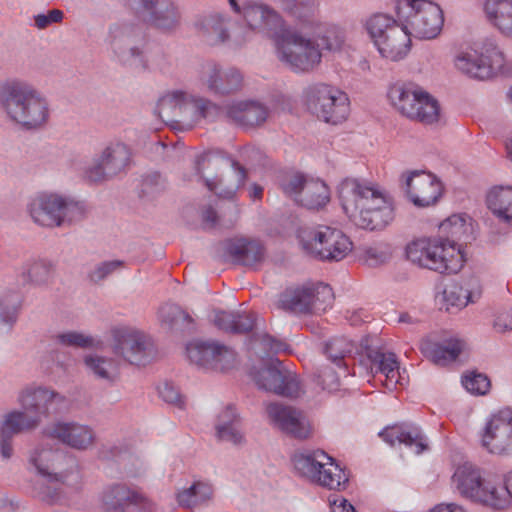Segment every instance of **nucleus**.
Instances as JSON below:
<instances>
[{"instance_id": "1", "label": "nucleus", "mask_w": 512, "mask_h": 512, "mask_svg": "<svg viewBox=\"0 0 512 512\" xmlns=\"http://www.w3.org/2000/svg\"><path fill=\"white\" fill-rule=\"evenodd\" d=\"M0 109L5 117L24 131H39L51 117L47 96L31 82L8 78L0 83Z\"/></svg>"}, {"instance_id": "2", "label": "nucleus", "mask_w": 512, "mask_h": 512, "mask_svg": "<svg viewBox=\"0 0 512 512\" xmlns=\"http://www.w3.org/2000/svg\"><path fill=\"white\" fill-rule=\"evenodd\" d=\"M199 180L219 197L231 199L246 181V169L220 151H208L195 160Z\"/></svg>"}, {"instance_id": "3", "label": "nucleus", "mask_w": 512, "mask_h": 512, "mask_svg": "<svg viewBox=\"0 0 512 512\" xmlns=\"http://www.w3.org/2000/svg\"><path fill=\"white\" fill-rule=\"evenodd\" d=\"M66 402V397L57 391L42 385L31 384L22 388L17 395V403L21 410H12L6 415L15 417L13 420L33 431L44 419L58 413Z\"/></svg>"}, {"instance_id": "4", "label": "nucleus", "mask_w": 512, "mask_h": 512, "mask_svg": "<svg viewBox=\"0 0 512 512\" xmlns=\"http://www.w3.org/2000/svg\"><path fill=\"white\" fill-rule=\"evenodd\" d=\"M34 223L47 228L70 226L85 217L84 205L57 193H40L28 204Z\"/></svg>"}, {"instance_id": "5", "label": "nucleus", "mask_w": 512, "mask_h": 512, "mask_svg": "<svg viewBox=\"0 0 512 512\" xmlns=\"http://www.w3.org/2000/svg\"><path fill=\"white\" fill-rule=\"evenodd\" d=\"M275 45L278 59L296 73L310 72L321 62L319 44L308 30L290 27Z\"/></svg>"}, {"instance_id": "6", "label": "nucleus", "mask_w": 512, "mask_h": 512, "mask_svg": "<svg viewBox=\"0 0 512 512\" xmlns=\"http://www.w3.org/2000/svg\"><path fill=\"white\" fill-rule=\"evenodd\" d=\"M131 147L121 140L106 142L94 155L92 162L81 170L82 179L89 184H103L127 173L132 165Z\"/></svg>"}, {"instance_id": "7", "label": "nucleus", "mask_w": 512, "mask_h": 512, "mask_svg": "<svg viewBox=\"0 0 512 512\" xmlns=\"http://www.w3.org/2000/svg\"><path fill=\"white\" fill-rule=\"evenodd\" d=\"M298 238L307 255L323 262H339L352 250V242L341 230L326 225L303 228Z\"/></svg>"}, {"instance_id": "8", "label": "nucleus", "mask_w": 512, "mask_h": 512, "mask_svg": "<svg viewBox=\"0 0 512 512\" xmlns=\"http://www.w3.org/2000/svg\"><path fill=\"white\" fill-rule=\"evenodd\" d=\"M365 27L382 57L399 61L409 53L412 35L402 22L379 13L368 18Z\"/></svg>"}, {"instance_id": "9", "label": "nucleus", "mask_w": 512, "mask_h": 512, "mask_svg": "<svg viewBox=\"0 0 512 512\" xmlns=\"http://www.w3.org/2000/svg\"><path fill=\"white\" fill-rule=\"evenodd\" d=\"M291 461L295 472L303 478L331 490H341L348 483L347 474L334 459L322 450L293 454Z\"/></svg>"}, {"instance_id": "10", "label": "nucleus", "mask_w": 512, "mask_h": 512, "mask_svg": "<svg viewBox=\"0 0 512 512\" xmlns=\"http://www.w3.org/2000/svg\"><path fill=\"white\" fill-rule=\"evenodd\" d=\"M388 98L403 116L424 124H433L440 115L439 104L414 83H395L389 87Z\"/></svg>"}, {"instance_id": "11", "label": "nucleus", "mask_w": 512, "mask_h": 512, "mask_svg": "<svg viewBox=\"0 0 512 512\" xmlns=\"http://www.w3.org/2000/svg\"><path fill=\"white\" fill-rule=\"evenodd\" d=\"M303 102L318 119L337 125L345 121L350 113L348 95L337 87L314 83L304 88Z\"/></svg>"}, {"instance_id": "12", "label": "nucleus", "mask_w": 512, "mask_h": 512, "mask_svg": "<svg viewBox=\"0 0 512 512\" xmlns=\"http://www.w3.org/2000/svg\"><path fill=\"white\" fill-rule=\"evenodd\" d=\"M397 14L406 30L416 38L436 37L444 23L439 5L428 0H398Z\"/></svg>"}, {"instance_id": "13", "label": "nucleus", "mask_w": 512, "mask_h": 512, "mask_svg": "<svg viewBox=\"0 0 512 512\" xmlns=\"http://www.w3.org/2000/svg\"><path fill=\"white\" fill-rule=\"evenodd\" d=\"M107 43L114 57L123 65L146 68V34L131 23H114L109 27Z\"/></svg>"}, {"instance_id": "14", "label": "nucleus", "mask_w": 512, "mask_h": 512, "mask_svg": "<svg viewBox=\"0 0 512 512\" xmlns=\"http://www.w3.org/2000/svg\"><path fill=\"white\" fill-rule=\"evenodd\" d=\"M455 65L467 76L485 80L502 70L504 55L493 40L487 39L459 54Z\"/></svg>"}, {"instance_id": "15", "label": "nucleus", "mask_w": 512, "mask_h": 512, "mask_svg": "<svg viewBox=\"0 0 512 512\" xmlns=\"http://www.w3.org/2000/svg\"><path fill=\"white\" fill-rule=\"evenodd\" d=\"M112 352L131 365H146L153 355V342L144 331L131 326L111 329Z\"/></svg>"}, {"instance_id": "16", "label": "nucleus", "mask_w": 512, "mask_h": 512, "mask_svg": "<svg viewBox=\"0 0 512 512\" xmlns=\"http://www.w3.org/2000/svg\"><path fill=\"white\" fill-rule=\"evenodd\" d=\"M338 196L345 214L351 219L362 216L365 209L373 210L374 198H389L380 187L358 178H345L338 185Z\"/></svg>"}, {"instance_id": "17", "label": "nucleus", "mask_w": 512, "mask_h": 512, "mask_svg": "<svg viewBox=\"0 0 512 512\" xmlns=\"http://www.w3.org/2000/svg\"><path fill=\"white\" fill-rule=\"evenodd\" d=\"M129 6L146 23L166 33H174L181 24V12L172 0H129Z\"/></svg>"}, {"instance_id": "18", "label": "nucleus", "mask_w": 512, "mask_h": 512, "mask_svg": "<svg viewBox=\"0 0 512 512\" xmlns=\"http://www.w3.org/2000/svg\"><path fill=\"white\" fill-rule=\"evenodd\" d=\"M439 229L447 236L444 238L443 251L436 252L434 259L441 261L444 267L434 271L441 274H455L460 271L464 263V255L458 240L466 232L465 219L460 215H452L440 224Z\"/></svg>"}, {"instance_id": "19", "label": "nucleus", "mask_w": 512, "mask_h": 512, "mask_svg": "<svg viewBox=\"0 0 512 512\" xmlns=\"http://www.w3.org/2000/svg\"><path fill=\"white\" fill-rule=\"evenodd\" d=\"M105 512H155L156 504L139 489L124 483L106 487L102 492Z\"/></svg>"}, {"instance_id": "20", "label": "nucleus", "mask_w": 512, "mask_h": 512, "mask_svg": "<svg viewBox=\"0 0 512 512\" xmlns=\"http://www.w3.org/2000/svg\"><path fill=\"white\" fill-rule=\"evenodd\" d=\"M243 20L250 31L273 39L275 44L290 28L275 9L261 1H244Z\"/></svg>"}, {"instance_id": "21", "label": "nucleus", "mask_w": 512, "mask_h": 512, "mask_svg": "<svg viewBox=\"0 0 512 512\" xmlns=\"http://www.w3.org/2000/svg\"><path fill=\"white\" fill-rule=\"evenodd\" d=\"M278 359L272 360L271 365L259 369L253 374L256 385L274 394L295 398L301 395L302 386L299 377L292 371L281 366Z\"/></svg>"}, {"instance_id": "22", "label": "nucleus", "mask_w": 512, "mask_h": 512, "mask_svg": "<svg viewBox=\"0 0 512 512\" xmlns=\"http://www.w3.org/2000/svg\"><path fill=\"white\" fill-rule=\"evenodd\" d=\"M186 353L191 363L206 370L225 371L236 359L234 350L216 341L191 342Z\"/></svg>"}, {"instance_id": "23", "label": "nucleus", "mask_w": 512, "mask_h": 512, "mask_svg": "<svg viewBox=\"0 0 512 512\" xmlns=\"http://www.w3.org/2000/svg\"><path fill=\"white\" fill-rule=\"evenodd\" d=\"M482 446L490 453H506L512 446V409L502 408L492 414L482 433Z\"/></svg>"}, {"instance_id": "24", "label": "nucleus", "mask_w": 512, "mask_h": 512, "mask_svg": "<svg viewBox=\"0 0 512 512\" xmlns=\"http://www.w3.org/2000/svg\"><path fill=\"white\" fill-rule=\"evenodd\" d=\"M266 412L272 425L283 433L296 439H306L310 436L309 420L295 407L272 402L267 405Z\"/></svg>"}, {"instance_id": "25", "label": "nucleus", "mask_w": 512, "mask_h": 512, "mask_svg": "<svg viewBox=\"0 0 512 512\" xmlns=\"http://www.w3.org/2000/svg\"><path fill=\"white\" fill-rule=\"evenodd\" d=\"M406 193L417 207L434 205L442 195V184L435 175L425 171H412L405 179Z\"/></svg>"}, {"instance_id": "26", "label": "nucleus", "mask_w": 512, "mask_h": 512, "mask_svg": "<svg viewBox=\"0 0 512 512\" xmlns=\"http://www.w3.org/2000/svg\"><path fill=\"white\" fill-rule=\"evenodd\" d=\"M65 459L61 451L52 449L49 444L40 443L29 451L28 464L49 481L65 483L66 475L62 471Z\"/></svg>"}, {"instance_id": "27", "label": "nucleus", "mask_w": 512, "mask_h": 512, "mask_svg": "<svg viewBox=\"0 0 512 512\" xmlns=\"http://www.w3.org/2000/svg\"><path fill=\"white\" fill-rule=\"evenodd\" d=\"M43 434L76 450H87L95 441L93 429L78 422L53 423L43 430Z\"/></svg>"}, {"instance_id": "28", "label": "nucleus", "mask_w": 512, "mask_h": 512, "mask_svg": "<svg viewBox=\"0 0 512 512\" xmlns=\"http://www.w3.org/2000/svg\"><path fill=\"white\" fill-rule=\"evenodd\" d=\"M202 81L211 93L229 95L242 88L243 75L234 67L223 69L218 64L211 62L204 68Z\"/></svg>"}, {"instance_id": "29", "label": "nucleus", "mask_w": 512, "mask_h": 512, "mask_svg": "<svg viewBox=\"0 0 512 512\" xmlns=\"http://www.w3.org/2000/svg\"><path fill=\"white\" fill-rule=\"evenodd\" d=\"M269 113V108L258 101H233L226 105V119L245 129L261 126Z\"/></svg>"}, {"instance_id": "30", "label": "nucleus", "mask_w": 512, "mask_h": 512, "mask_svg": "<svg viewBox=\"0 0 512 512\" xmlns=\"http://www.w3.org/2000/svg\"><path fill=\"white\" fill-rule=\"evenodd\" d=\"M444 238H420L406 247V256L412 263L429 270H440L444 267L441 261L434 259L436 252L443 251Z\"/></svg>"}, {"instance_id": "31", "label": "nucleus", "mask_w": 512, "mask_h": 512, "mask_svg": "<svg viewBox=\"0 0 512 512\" xmlns=\"http://www.w3.org/2000/svg\"><path fill=\"white\" fill-rule=\"evenodd\" d=\"M225 254L234 264L253 267L264 258L263 245L246 238L229 239L224 243Z\"/></svg>"}, {"instance_id": "32", "label": "nucleus", "mask_w": 512, "mask_h": 512, "mask_svg": "<svg viewBox=\"0 0 512 512\" xmlns=\"http://www.w3.org/2000/svg\"><path fill=\"white\" fill-rule=\"evenodd\" d=\"M379 436L390 445L399 442L414 448L416 454H421L427 449L426 439L422 435L420 428L412 424L386 427L379 432Z\"/></svg>"}, {"instance_id": "33", "label": "nucleus", "mask_w": 512, "mask_h": 512, "mask_svg": "<svg viewBox=\"0 0 512 512\" xmlns=\"http://www.w3.org/2000/svg\"><path fill=\"white\" fill-rule=\"evenodd\" d=\"M483 483L480 470L469 463L457 467L452 476V484L456 491L472 502L477 497Z\"/></svg>"}, {"instance_id": "34", "label": "nucleus", "mask_w": 512, "mask_h": 512, "mask_svg": "<svg viewBox=\"0 0 512 512\" xmlns=\"http://www.w3.org/2000/svg\"><path fill=\"white\" fill-rule=\"evenodd\" d=\"M376 202L373 210L365 209L362 216L352 221L363 229L371 231L384 229L394 218L393 207L390 198H374Z\"/></svg>"}, {"instance_id": "35", "label": "nucleus", "mask_w": 512, "mask_h": 512, "mask_svg": "<svg viewBox=\"0 0 512 512\" xmlns=\"http://www.w3.org/2000/svg\"><path fill=\"white\" fill-rule=\"evenodd\" d=\"M464 346L463 340L451 337L441 341H428L422 350L435 364L445 366L458 358Z\"/></svg>"}, {"instance_id": "36", "label": "nucleus", "mask_w": 512, "mask_h": 512, "mask_svg": "<svg viewBox=\"0 0 512 512\" xmlns=\"http://www.w3.org/2000/svg\"><path fill=\"white\" fill-rule=\"evenodd\" d=\"M214 323L222 331L232 334H245L254 328L256 318L253 313L241 311H218Z\"/></svg>"}, {"instance_id": "37", "label": "nucleus", "mask_w": 512, "mask_h": 512, "mask_svg": "<svg viewBox=\"0 0 512 512\" xmlns=\"http://www.w3.org/2000/svg\"><path fill=\"white\" fill-rule=\"evenodd\" d=\"M285 11L298 20V28L314 30L319 27L317 0H280Z\"/></svg>"}, {"instance_id": "38", "label": "nucleus", "mask_w": 512, "mask_h": 512, "mask_svg": "<svg viewBox=\"0 0 512 512\" xmlns=\"http://www.w3.org/2000/svg\"><path fill=\"white\" fill-rule=\"evenodd\" d=\"M367 357L371 363V370L385 375L387 387L391 388L399 382V363L394 353L369 348Z\"/></svg>"}, {"instance_id": "39", "label": "nucleus", "mask_w": 512, "mask_h": 512, "mask_svg": "<svg viewBox=\"0 0 512 512\" xmlns=\"http://www.w3.org/2000/svg\"><path fill=\"white\" fill-rule=\"evenodd\" d=\"M55 266L47 259L32 258L21 267L20 276L25 283L35 286H46L54 276Z\"/></svg>"}, {"instance_id": "40", "label": "nucleus", "mask_w": 512, "mask_h": 512, "mask_svg": "<svg viewBox=\"0 0 512 512\" xmlns=\"http://www.w3.org/2000/svg\"><path fill=\"white\" fill-rule=\"evenodd\" d=\"M489 210L501 221L512 224V187L497 186L487 194Z\"/></svg>"}, {"instance_id": "41", "label": "nucleus", "mask_w": 512, "mask_h": 512, "mask_svg": "<svg viewBox=\"0 0 512 512\" xmlns=\"http://www.w3.org/2000/svg\"><path fill=\"white\" fill-rule=\"evenodd\" d=\"M484 10L495 27L503 34L512 36V0H487Z\"/></svg>"}, {"instance_id": "42", "label": "nucleus", "mask_w": 512, "mask_h": 512, "mask_svg": "<svg viewBox=\"0 0 512 512\" xmlns=\"http://www.w3.org/2000/svg\"><path fill=\"white\" fill-rule=\"evenodd\" d=\"M330 200V191L326 183L320 179L308 177L297 204L307 209H319Z\"/></svg>"}, {"instance_id": "43", "label": "nucleus", "mask_w": 512, "mask_h": 512, "mask_svg": "<svg viewBox=\"0 0 512 512\" xmlns=\"http://www.w3.org/2000/svg\"><path fill=\"white\" fill-rule=\"evenodd\" d=\"M212 496L213 488L210 484L196 481L190 487L179 490L176 493V501L182 508L193 509L208 504Z\"/></svg>"}, {"instance_id": "44", "label": "nucleus", "mask_w": 512, "mask_h": 512, "mask_svg": "<svg viewBox=\"0 0 512 512\" xmlns=\"http://www.w3.org/2000/svg\"><path fill=\"white\" fill-rule=\"evenodd\" d=\"M309 286L286 289L278 301L279 308L294 314H310Z\"/></svg>"}, {"instance_id": "45", "label": "nucleus", "mask_w": 512, "mask_h": 512, "mask_svg": "<svg viewBox=\"0 0 512 512\" xmlns=\"http://www.w3.org/2000/svg\"><path fill=\"white\" fill-rule=\"evenodd\" d=\"M84 363L97 380L113 384L118 379L119 366L112 357L88 355L84 358Z\"/></svg>"}, {"instance_id": "46", "label": "nucleus", "mask_w": 512, "mask_h": 512, "mask_svg": "<svg viewBox=\"0 0 512 512\" xmlns=\"http://www.w3.org/2000/svg\"><path fill=\"white\" fill-rule=\"evenodd\" d=\"M193 96L182 90H173L164 94L157 103L159 116L165 120L177 115L188 105L192 104Z\"/></svg>"}, {"instance_id": "47", "label": "nucleus", "mask_w": 512, "mask_h": 512, "mask_svg": "<svg viewBox=\"0 0 512 512\" xmlns=\"http://www.w3.org/2000/svg\"><path fill=\"white\" fill-rule=\"evenodd\" d=\"M474 502L495 510H502L509 505L508 491L503 486H495L484 481Z\"/></svg>"}, {"instance_id": "48", "label": "nucleus", "mask_w": 512, "mask_h": 512, "mask_svg": "<svg viewBox=\"0 0 512 512\" xmlns=\"http://www.w3.org/2000/svg\"><path fill=\"white\" fill-rule=\"evenodd\" d=\"M308 31L312 38L319 39L323 48L328 51L340 50L345 42L343 30L336 25H323L319 21V27Z\"/></svg>"}, {"instance_id": "49", "label": "nucleus", "mask_w": 512, "mask_h": 512, "mask_svg": "<svg viewBox=\"0 0 512 512\" xmlns=\"http://www.w3.org/2000/svg\"><path fill=\"white\" fill-rule=\"evenodd\" d=\"M228 18L221 13H211L201 20V29L210 37L212 43H223L229 35L227 31Z\"/></svg>"}, {"instance_id": "50", "label": "nucleus", "mask_w": 512, "mask_h": 512, "mask_svg": "<svg viewBox=\"0 0 512 512\" xmlns=\"http://www.w3.org/2000/svg\"><path fill=\"white\" fill-rule=\"evenodd\" d=\"M13 418L5 415L0 425V454L4 459L11 458L13 454V437L22 432H28L21 425L16 423Z\"/></svg>"}, {"instance_id": "51", "label": "nucleus", "mask_w": 512, "mask_h": 512, "mask_svg": "<svg viewBox=\"0 0 512 512\" xmlns=\"http://www.w3.org/2000/svg\"><path fill=\"white\" fill-rule=\"evenodd\" d=\"M354 349V344L345 337H335L329 340L324 347V353L334 364L347 372V364L344 359Z\"/></svg>"}, {"instance_id": "52", "label": "nucleus", "mask_w": 512, "mask_h": 512, "mask_svg": "<svg viewBox=\"0 0 512 512\" xmlns=\"http://www.w3.org/2000/svg\"><path fill=\"white\" fill-rule=\"evenodd\" d=\"M159 319L169 329H184L192 322V318L175 304H165L159 309Z\"/></svg>"}, {"instance_id": "53", "label": "nucleus", "mask_w": 512, "mask_h": 512, "mask_svg": "<svg viewBox=\"0 0 512 512\" xmlns=\"http://www.w3.org/2000/svg\"><path fill=\"white\" fill-rule=\"evenodd\" d=\"M473 296L472 292L453 282L445 286L442 292V301L445 310L450 311L452 308L461 309L465 307L470 301H473Z\"/></svg>"}, {"instance_id": "54", "label": "nucleus", "mask_w": 512, "mask_h": 512, "mask_svg": "<svg viewBox=\"0 0 512 512\" xmlns=\"http://www.w3.org/2000/svg\"><path fill=\"white\" fill-rule=\"evenodd\" d=\"M311 313H320L331 307L334 301L332 288L323 283L309 286Z\"/></svg>"}, {"instance_id": "55", "label": "nucleus", "mask_w": 512, "mask_h": 512, "mask_svg": "<svg viewBox=\"0 0 512 512\" xmlns=\"http://www.w3.org/2000/svg\"><path fill=\"white\" fill-rule=\"evenodd\" d=\"M19 295L11 293L0 298V334L8 333L16 321V309Z\"/></svg>"}, {"instance_id": "56", "label": "nucleus", "mask_w": 512, "mask_h": 512, "mask_svg": "<svg viewBox=\"0 0 512 512\" xmlns=\"http://www.w3.org/2000/svg\"><path fill=\"white\" fill-rule=\"evenodd\" d=\"M192 105L196 115L208 121L213 122L221 117L226 118V106L221 107L209 99L194 97Z\"/></svg>"}, {"instance_id": "57", "label": "nucleus", "mask_w": 512, "mask_h": 512, "mask_svg": "<svg viewBox=\"0 0 512 512\" xmlns=\"http://www.w3.org/2000/svg\"><path fill=\"white\" fill-rule=\"evenodd\" d=\"M308 176L295 172L287 174L280 183L283 193L298 203Z\"/></svg>"}, {"instance_id": "58", "label": "nucleus", "mask_w": 512, "mask_h": 512, "mask_svg": "<svg viewBox=\"0 0 512 512\" xmlns=\"http://www.w3.org/2000/svg\"><path fill=\"white\" fill-rule=\"evenodd\" d=\"M252 346L253 348L259 347L266 355L285 352L288 348V345L284 341L266 333L255 334L252 339Z\"/></svg>"}, {"instance_id": "59", "label": "nucleus", "mask_w": 512, "mask_h": 512, "mask_svg": "<svg viewBox=\"0 0 512 512\" xmlns=\"http://www.w3.org/2000/svg\"><path fill=\"white\" fill-rule=\"evenodd\" d=\"M164 189V183L161 175L157 172H152L142 177L139 197L151 200L155 198Z\"/></svg>"}, {"instance_id": "60", "label": "nucleus", "mask_w": 512, "mask_h": 512, "mask_svg": "<svg viewBox=\"0 0 512 512\" xmlns=\"http://www.w3.org/2000/svg\"><path fill=\"white\" fill-rule=\"evenodd\" d=\"M465 389L475 395H485L490 389V380L482 373L471 372L462 378Z\"/></svg>"}, {"instance_id": "61", "label": "nucleus", "mask_w": 512, "mask_h": 512, "mask_svg": "<svg viewBox=\"0 0 512 512\" xmlns=\"http://www.w3.org/2000/svg\"><path fill=\"white\" fill-rule=\"evenodd\" d=\"M56 340L65 346L80 348H90L95 345L92 337L75 331L58 334Z\"/></svg>"}, {"instance_id": "62", "label": "nucleus", "mask_w": 512, "mask_h": 512, "mask_svg": "<svg viewBox=\"0 0 512 512\" xmlns=\"http://www.w3.org/2000/svg\"><path fill=\"white\" fill-rule=\"evenodd\" d=\"M317 384L329 392L335 391L339 387V376L335 370L329 366H322L315 373Z\"/></svg>"}, {"instance_id": "63", "label": "nucleus", "mask_w": 512, "mask_h": 512, "mask_svg": "<svg viewBox=\"0 0 512 512\" xmlns=\"http://www.w3.org/2000/svg\"><path fill=\"white\" fill-rule=\"evenodd\" d=\"M122 266L123 262L120 260L102 262L89 273V278L95 283L100 282Z\"/></svg>"}, {"instance_id": "64", "label": "nucleus", "mask_w": 512, "mask_h": 512, "mask_svg": "<svg viewBox=\"0 0 512 512\" xmlns=\"http://www.w3.org/2000/svg\"><path fill=\"white\" fill-rule=\"evenodd\" d=\"M158 394L160 398L177 407H182L183 400L178 388L170 382H164L158 386Z\"/></svg>"}]
</instances>
